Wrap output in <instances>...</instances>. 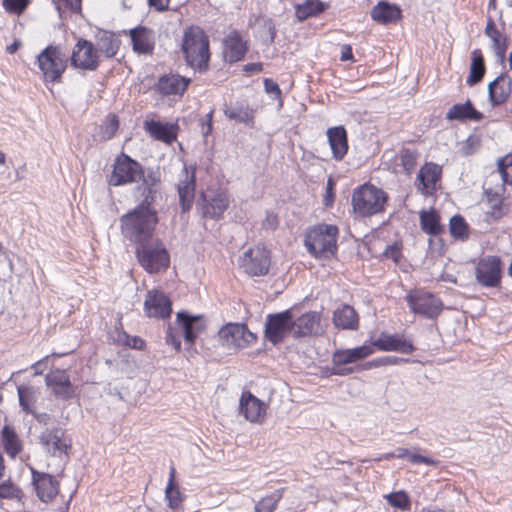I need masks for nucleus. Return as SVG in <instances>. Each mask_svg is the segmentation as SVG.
Here are the masks:
<instances>
[{
  "label": "nucleus",
  "instance_id": "obj_1",
  "mask_svg": "<svg viewBox=\"0 0 512 512\" xmlns=\"http://www.w3.org/2000/svg\"><path fill=\"white\" fill-rule=\"evenodd\" d=\"M158 221L157 210L134 207L119 219L121 234L136 246L146 243L156 238L154 232Z\"/></svg>",
  "mask_w": 512,
  "mask_h": 512
},
{
  "label": "nucleus",
  "instance_id": "obj_2",
  "mask_svg": "<svg viewBox=\"0 0 512 512\" xmlns=\"http://www.w3.org/2000/svg\"><path fill=\"white\" fill-rule=\"evenodd\" d=\"M181 50L188 66L198 70L207 68L210 59L209 39L201 28L191 26L185 29Z\"/></svg>",
  "mask_w": 512,
  "mask_h": 512
},
{
  "label": "nucleus",
  "instance_id": "obj_3",
  "mask_svg": "<svg viewBox=\"0 0 512 512\" xmlns=\"http://www.w3.org/2000/svg\"><path fill=\"white\" fill-rule=\"evenodd\" d=\"M338 233L335 225L319 224L306 233L304 244L314 257L328 258L337 251Z\"/></svg>",
  "mask_w": 512,
  "mask_h": 512
},
{
  "label": "nucleus",
  "instance_id": "obj_4",
  "mask_svg": "<svg viewBox=\"0 0 512 512\" xmlns=\"http://www.w3.org/2000/svg\"><path fill=\"white\" fill-rule=\"evenodd\" d=\"M387 200V193L382 189L364 184L353 192L351 204L357 215L368 217L384 211Z\"/></svg>",
  "mask_w": 512,
  "mask_h": 512
},
{
  "label": "nucleus",
  "instance_id": "obj_5",
  "mask_svg": "<svg viewBox=\"0 0 512 512\" xmlns=\"http://www.w3.org/2000/svg\"><path fill=\"white\" fill-rule=\"evenodd\" d=\"M135 254L139 264L148 273H157L168 268L170 257L159 238L136 246Z\"/></svg>",
  "mask_w": 512,
  "mask_h": 512
},
{
  "label": "nucleus",
  "instance_id": "obj_6",
  "mask_svg": "<svg viewBox=\"0 0 512 512\" xmlns=\"http://www.w3.org/2000/svg\"><path fill=\"white\" fill-rule=\"evenodd\" d=\"M44 80L57 82L67 67V56L56 46L46 47L37 57Z\"/></svg>",
  "mask_w": 512,
  "mask_h": 512
},
{
  "label": "nucleus",
  "instance_id": "obj_7",
  "mask_svg": "<svg viewBox=\"0 0 512 512\" xmlns=\"http://www.w3.org/2000/svg\"><path fill=\"white\" fill-rule=\"evenodd\" d=\"M411 311L427 319H435L443 309L442 301L423 289H414L405 297Z\"/></svg>",
  "mask_w": 512,
  "mask_h": 512
},
{
  "label": "nucleus",
  "instance_id": "obj_8",
  "mask_svg": "<svg viewBox=\"0 0 512 512\" xmlns=\"http://www.w3.org/2000/svg\"><path fill=\"white\" fill-rule=\"evenodd\" d=\"M135 188L136 197L139 203L136 207H141L146 210H156L153 204L157 198L160 197L161 179L160 173L153 168H147L145 174H142V178L137 182Z\"/></svg>",
  "mask_w": 512,
  "mask_h": 512
},
{
  "label": "nucleus",
  "instance_id": "obj_9",
  "mask_svg": "<svg viewBox=\"0 0 512 512\" xmlns=\"http://www.w3.org/2000/svg\"><path fill=\"white\" fill-rule=\"evenodd\" d=\"M147 168H143L140 163L133 160L128 155L122 154L118 157L114 164L110 185L120 186L128 183H137L145 174Z\"/></svg>",
  "mask_w": 512,
  "mask_h": 512
},
{
  "label": "nucleus",
  "instance_id": "obj_10",
  "mask_svg": "<svg viewBox=\"0 0 512 512\" xmlns=\"http://www.w3.org/2000/svg\"><path fill=\"white\" fill-rule=\"evenodd\" d=\"M39 443L46 453L53 457H62L71 450L72 442L66 436V432L61 427L44 429L38 436Z\"/></svg>",
  "mask_w": 512,
  "mask_h": 512
},
{
  "label": "nucleus",
  "instance_id": "obj_11",
  "mask_svg": "<svg viewBox=\"0 0 512 512\" xmlns=\"http://www.w3.org/2000/svg\"><path fill=\"white\" fill-rule=\"evenodd\" d=\"M270 262V253L263 246L250 248L239 258L240 267L250 276L266 275Z\"/></svg>",
  "mask_w": 512,
  "mask_h": 512
},
{
  "label": "nucleus",
  "instance_id": "obj_12",
  "mask_svg": "<svg viewBox=\"0 0 512 512\" xmlns=\"http://www.w3.org/2000/svg\"><path fill=\"white\" fill-rule=\"evenodd\" d=\"M219 341L223 346L244 348L256 341L254 333L245 324L227 323L218 331Z\"/></svg>",
  "mask_w": 512,
  "mask_h": 512
},
{
  "label": "nucleus",
  "instance_id": "obj_13",
  "mask_svg": "<svg viewBox=\"0 0 512 512\" xmlns=\"http://www.w3.org/2000/svg\"><path fill=\"white\" fill-rule=\"evenodd\" d=\"M289 332L293 333V315L291 310L267 316L265 337L269 342L278 344Z\"/></svg>",
  "mask_w": 512,
  "mask_h": 512
},
{
  "label": "nucleus",
  "instance_id": "obj_14",
  "mask_svg": "<svg viewBox=\"0 0 512 512\" xmlns=\"http://www.w3.org/2000/svg\"><path fill=\"white\" fill-rule=\"evenodd\" d=\"M475 278L483 287H498L501 281L500 258L497 256H486L481 258L475 267Z\"/></svg>",
  "mask_w": 512,
  "mask_h": 512
},
{
  "label": "nucleus",
  "instance_id": "obj_15",
  "mask_svg": "<svg viewBox=\"0 0 512 512\" xmlns=\"http://www.w3.org/2000/svg\"><path fill=\"white\" fill-rule=\"evenodd\" d=\"M373 352L374 348L366 344L352 349L336 350L332 355V362L337 368L335 374L343 376L354 372L353 368H344L343 366L364 359Z\"/></svg>",
  "mask_w": 512,
  "mask_h": 512
},
{
  "label": "nucleus",
  "instance_id": "obj_16",
  "mask_svg": "<svg viewBox=\"0 0 512 512\" xmlns=\"http://www.w3.org/2000/svg\"><path fill=\"white\" fill-rule=\"evenodd\" d=\"M45 384L51 389L53 395L60 400L72 399L76 394L77 387L74 386L69 374L64 369H54L45 375Z\"/></svg>",
  "mask_w": 512,
  "mask_h": 512
},
{
  "label": "nucleus",
  "instance_id": "obj_17",
  "mask_svg": "<svg viewBox=\"0 0 512 512\" xmlns=\"http://www.w3.org/2000/svg\"><path fill=\"white\" fill-rule=\"evenodd\" d=\"M71 65L82 70H96L99 61L95 46L90 41L79 39L72 51Z\"/></svg>",
  "mask_w": 512,
  "mask_h": 512
},
{
  "label": "nucleus",
  "instance_id": "obj_18",
  "mask_svg": "<svg viewBox=\"0 0 512 512\" xmlns=\"http://www.w3.org/2000/svg\"><path fill=\"white\" fill-rule=\"evenodd\" d=\"M144 310L148 317L167 319L172 313V303L163 292L151 290L146 294Z\"/></svg>",
  "mask_w": 512,
  "mask_h": 512
},
{
  "label": "nucleus",
  "instance_id": "obj_19",
  "mask_svg": "<svg viewBox=\"0 0 512 512\" xmlns=\"http://www.w3.org/2000/svg\"><path fill=\"white\" fill-rule=\"evenodd\" d=\"M30 471L38 498L42 502L52 501L59 493V482L52 475L39 472L34 467H30Z\"/></svg>",
  "mask_w": 512,
  "mask_h": 512
},
{
  "label": "nucleus",
  "instance_id": "obj_20",
  "mask_svg": "<svg viewBox=\"0 0 512 512\" xmlns=\"http://www.w3.org/2000/svg\"><path fill=\"white\" fill-rule=\"evenodd\" d=\"M239 409L245 419L252 423H261L265 418L266 405L250 391L242 393Z\"/></svg>",
  "mask_w": 512,
  "mask_h": 512
},
{
  "label": "nucleus",
  "instance_id": "obj_21",
  "mask_svg": "<svg viewBox=\"0 0 512 512\" xmlns=\"http://www.w3.org/2000/svg\"><path fill=\"white\" fill-rule=\"evenodd\" d=\"M247 50V41L236 30L229 32L223 40L224 58L229 63L241 61L245 57Z\"/></svg>",
  "mask_w": 512,
  "mask_h": 512
},
{
  "label": "nucleus",
  "instance_id": "obj_22",
  "mask_svg": "<svg viewBox=\"0 0 512 512\" xmlns=\"http://www.w3.org/2000/svg\"><path fill=\"white\" fill-rule=\"evenodd\" d=\"M371 346H375L381 351H393L404 354L412 353L415 350L414 345L403 336L384 332L372 342Z\"/></svg>",
  "mask_w": 512,
  "mask_h": 512
},
{
  "label": "nucleus",
  "instance_id": "obj_23",
  "mask_svg": "<svg viewBox=\"0 0 512 512\" xmlns=\"http://www.w3.org/2000/svg\"><path fill=\"white\" fill-rule=\"evenodd\" d=\"M177 322L181 325L186 343L194 344L196 338L201 334L206 324L202 316H192L186 312H179L177 314Z\"/></svg>",
  "mask_w": 512,
  "mask_h": 512
},
{
  "label": "nucleus",
  "instance_id": "obj_24",
  "mask_svg": "<svg viewBox=\"0 0 512 512\" xmlns=\"http://www.w3.org/2000/svg\"><path fill=\"white\" fill-rule=\"evenodd\" d=\"M512 90L511 78L503 73L488 85L489 100L493 106H498L507 101Z\"/></svg>",
  "mask_w": 512,
  "mask_h": 512
},
{
  "label": "nucleus",
  "instance_id": "obj_25",
  "mask_svg": "<svg viewBox=\"0 0 512 512\" xmlns=\"http://www.w3.org/2000/svg\"><path fill=\"white\" fill-rule=\"evenodd\" d=\"M440 177L441 167L434 163H426L417 175V187L422 193L431 195L435 192Z\"/></svg>",
  "mask_w": 512,
  "mask_h": 512
},
{
  "label": "nucleus",
  "instance_id": "obj_26",
  "mask_svg": "<svg viewBox=\"0 0 512 512\" xmlns=\"http://www.w3.org/2000/svg\"><path fill=\"white\" fill-rule=\"evenodd\" d=\"M190 81L189 78L178 74L163 75L159 78L156 89L165 96L182 95L186 91Z\"/></svg>",
  "mask_w": 512,
  "mask_h": 512
},
{
  "label": "nucleus",
  "instance_id": "obj_27",
  "mask_svg": "<svg viewBox=\"0 0 512 512\" xmlns=\"http://www.w3.org/2000/svg\"><path fill=\"white\" fill-rule=\"evenodd\" d=\"M182 212L189 211L195 197V174L189 173L186 166L183 168V178L177 186Z\"/></svg>",
  "mask_w": 512,
  "mask_h": 512
},
{
  "label": "nucleus",
  "instance_id": "obj_28",
  "mask_svg": "<svg viewBox=\"0 0 512 512\" xmlns=\"http://www.w3.org/2000/svg\"><path fill=\"white\" fill-rule=\"evenodd\" d=\"M446 120L448 121H481L484 115L475 109L472 102L467 100L465 103H457L447 111Z\"/></svg>",
  "mask_w": 512,
  "mask_h": 512
},
{
  "label": "nucleus",
  "instance_id": "obj_29",
  "mask_svg": "<svg viewBox=\"0 0 512 512\" xmlns=\"http://www.w3.org/2000/svg\"><path fill=\"white\" fill-rule=\"evenodd\" d=\"M328 142L332 151L333 158L342 160L348 151L347 132L343 126L328 128Z\"/></svg>",
  "mask_w": 512,
  "mask_h": 512
},
{
  "label": "nucleus",
  "instance_id": "obj_30",
  "mask_svg": "<svg viewBox=\"0 0 512 512\" xmlns=\"http://www.w3.org/2000/svg\"><path fill=\"white\" fill-rule=\"evenodd\" d=\"M145 131L154 139L171 144L177 137V126L160 121L149 120L144 122Z\"/></svg>",
  "mask_w": 512,
  "mask_h": 512
},
{
  "label": "nucleus",
  "instance_id": "obj_31",
  "mask_svg": "<svg viewBox=\"0 0 512 512\" xmlns=\"http://www.w3.org/2000/svg\"><path fill=\"white\" fill-rule=\"evenodd\" d=\"M224 115L237 123H242L248 127L254 125V109L247 103L235 102L225 105Z\"/></svg>",
  "mask_w": 512,
  "mask_h": 512
},
{
  "label": "nucleus",
  "instance_id": "obj_32",
  "mask_svg": "<svg viewBox=\"0 0 512 512\" xmlns=\"http://www.w3.org/2000/svg\"><path fill=\"white\" fill-rule=\"evenodd\" d=\"M228 197L224 193H217L212 198L203 196L201 213L206 218H218L228 208Z\"/></svg>",
  "mask_w": 512,
  "mask_h": 512
},
{
  "label": "nucleus",
  "instance_id": "obj_33",
  "mask_svg": "<svg viewBox=\"0 0 512 512\" xmlns=\"http://www.w3.org/2000/svg\"><path fill=\"white\" fill-rule=\"evenodd\" d=\"M333 323L344 330H356L359 325L358 314L352 306L343 304L334 311Z\"/></svg>",
  "mask_w": 512,
  "mask_h": 512
},
{
  "label": "nucleus",
  "instance_id": "obj_34",
  "mask_svg": "<svg viewBox=\"0 0 512 512\" xmlns=\"http://www.w3.org/2000/svg\"><path fill=\"white\" fill-rule=\"evenodd\" d=\"M320 316L317 312L310 311L293 320L294 337H304L316 332L319 327Z\"/></svg>",
  "mask_w": 512,
  "mask_h": 512
},
{
  "label": "nucleus",
  "instance_id": "obj_35",
  "mask_svg": "<svg viewBox=\"0 0 512 512\" xmlns=\"http://www.w3.org/2000/svg\"><path fill=\"white\" fill-rule=\"evenodd\" d=\"M401 16V9L397 5L385 1L379 2L371 10L372 19L381 24L395 23Z\"/></svg>",
  "mask_w": 512,
  "mask_h": 512
},
{
  "label": "nucleus",
  "instance_id": "obj_36",
  "mask_svg": "<svg viewBox=\"0 0 512 512\" xmlns=\"http://www.w3.org/2000/svg\"><path fill=\"white\" fill-rule=\"evenodd\" d=\"M1 443L6 454L14 459L22 450L23 443L15 429L9 425L3 426L0 431Z\"/></svg>",
  "mask_w": 512,
  "mask_h": 512
},
{
  "label": "nucleus",
  "instance_id": "obj_37",
  "mask_svg": "<svg viewBox=\"0 0 512 512\" xmlns=\"http://www.w3.org/2000/svg\"><path fill=\"white\" fill-rule=\"evenodd\" d=\"M133 49L136 52L148 54L154 48V40L151 31L145 27H136L130 30Z\"/></svg>",
  "mask_w": 512,
  "mask_h": 512
},
{
  "label": "nucleus",
  "instance_id": "obj_38",
  "mask_svg": "<svg viewBox=\"0 0 512 512\" xmlns=\"http://www.w3.org/2000/svg\"><path fill=\"white\" fill-rule=\"evenodd\" d=\"M485 35L491 39L495 55L503 60L507 51V38L500 33L492 19L486 24Z\"/></svg>",
  "mask_w": 512,
  "mask_h": 512
},
{
  "label": "nucleus",
  "instance_id": "obj_39",
  "mask_svg": "<svg viewBox=\"0 0 512 512\" xmlns=\"http://www.w3.org/2000/svg\"><path fill=\"white\" fill-rule=\"evenodd\" d=\"M120 41L115 35L108 31H102L97 37V44L95 49L97 53H103L107 58H112L116 55L119 49Z\"/></svg>",
  "mask_w": 512,
  "mask_h": 512
},
{
  "label": "nucleus",
  "instance_id": "obj_40",
  "mask_svg": "<svg viewBox=\"0 0 512 512\" xmlns=\"http://www.w3.org/2000/svg\"><path fill=\"white\" fill-rule=\"evenodd\" d=\"M419 218L421 229L429 235L436 236L444 230V227L440 224L439 214L435 209L421 211Z\"/></svg>",
  "mask_w": 512,
  "mask_h": 512
},
{
  "label": "nucleus",
  "instance_id": "obj_41",
  "mask_svg": "<svg viewBox=\"0 0 512 512\" xmlns=\"http://www.w3.org/2000/svg\"><path fill=\"white\" fill-rule=\"evenodd\" d=\"M327 6L320 0H305L295 5V14L298 20L304 21L312 16H317L326 10Z\"/></svg>",
  "mask_w": 512,
  "mask_h": 512
},
{
  "label": "nucleus",
  "instance_id": "obj_42",
  "mask_svg": "<svg viewBox=\"0 0 512 512\" xmlns=\"http://www.w3.org/2000/svg\"><path fill=\"white\" fill-rule=\"evenodd\" d=\"M485 73L484 59L479 50H474L472 53V62L470 66L469 76L467 78V84L473 86L479 83Z\"/></svg>",
  "mask_w": 512,
  "mask_h": 512
},
{
  "label": "nucleus",
  "instance_id": "obj_43",
  "mask_svg": "<svg viewBox=\"0 0 512 512\" xmlns=\"http://www.w3.org/2000/svg\"><path fill=\"white\" fill-rule=\"evenodd\" d=\"M176 469L174 466L170 467L169 480L165 489V498L168 501V506L172 509L177 508L182 502V496L178 486L175 483Z\"/></svg>",
  "mask_w": 512,
  "mask_h": 512
},
{
  "label": "nucleus",
  "instance_id": "obj_44",
  "mask_svg": "<svg viewBox=\"0 0 512 512\" xmlns=\"http://www.w3.org/2000/svg\"><path fill=\"white\" fill-rule=\"evenodd\" d=\"M283 491V489H278L263 497L256 503L255 512H274L283 497Z\"/></svg>",
  "mask_w": 512,
  "mask_h": 512
},
{
  "label": "nucleus",
  "instance_id": "obj_45",
  "mask_svg": "<svg viewBox=\"0 0 512 512\" xmlns=\"http://www.w3.org/2000/svg\"><path fill=\"white\" fill-rule=\"evenodd\" d=\"M497 165L503 183L512 184V153L500 158Z\"/></svg>",
  "mask_w": 512,
  "mask_h": 512
},
{
  "label": "nucleus",
  "instance_id": "obj_46",
  "mask_svg": "<svg viewBox=\"0 0 512 512\" xmlns=\"http://www.w3.org/2000/svg\"><path fill=\"white\" fill-rule=\"evenodd\" d=\"M22 498V490L12 482L6 481L0 484V499L21 501Z\"/></svg>",
  "mask_w": 512,
  "mask_h": 512
},
{
  "label": "nucleus",
  "instance_id": "obj_47",
  "mask_svg": "<svg viewBox=\"0 0 512 512\" xmlns=\"http://www.w3.org/2000/svg\"><path fill=\"white\" fill-rule=\"evenodd\" d=\"M450 233L454 238L463 239L467 237V224L460 215H454L449 223Z\"/></svg>",
  "mask_w": 512,
  "mask_h": 512
},
{
  "label": "nucleus",
  "instance_id": "obj_48",
  "mask_svg": "<svg viewBox=\"0 0 512 512\" xmlns=\"http://www.w3.org/2000/svg\"><path fill=\"white\" fill-rule=\"evenodd\" d=\"M386 499L388 503L395 508L403 511L410 509V499L404 491L393 492L387 495Z\"/></svg>",
  "mask_w": 512,
  "mask_h": 512
},
{
  "label": "nucleus",
  "instance_id": "obj_49",
  "mask_svg": "<svg viewBox=\"0 0 512 512\" xmlns=\"http://www.w3.org/2000/svg\"><path fill=\"white\" fill-rule=\"evenodd\" d=\"M418 153L416 150L403 149L400 152V161L404 170L410 174L417 165Z\"/></svg>",
  "mask_w": 512,
  "mask_h": 512
},
{
  "label": "nucleus",
  "instance_id": "obj_50",
  "mask_svg": "<svg viewBox=\"0 0 512 512\" xmlns=\"http://www.w3.org/2000/svg\"><path fill=\"white\" fill-rule=\"evenodd\" d=\"M410 359L400 358L396 356H385L379 359H374L365 364V368L378 367L381 365H397L400 363H409Z\"/></svg>",
  "mask_w": 512,
  "mask_h": 512
},
{
  "label": "nucleus",
  "instance_id": "obj_51",
  "mask_svg": "<svg viewBox=\"0 0 512 512\" xmlns=\"http://www.w3.org/2000/svg\"><path fill=\"white\" fill-rule=\"evenodd\" d=\"M17 391L20 406L23 408V410L30 413V402L34 394L33 388L28 386H19L17 388Z\"/></svg>",
  "mask_w": 512,
  "mask_h": 512
},
{
  "label": "nucleus",
  "instance_id": "obj_52",
  "mask_svg": "<svg viewBox=\"0 0 512 512\" xmlns=\"http://www.w3.org/2000/svg\"><path fill=\"white\" fill-rule=\"evenodd\" d=\"M2 4L7 12L20 15L26 9L28 0H3Z\"/></svg>",
  "mask_w": 512,
  "mask_h": 512
},
{
  "label": "nucleus",
  "instance_id": "obj_53",
  "mask_svg": "<svg viewBox=\"0 0 512 512\" xmlns=\"http://www.w3.org/2000/svg\"><path fill=\"white\" fill-rule=\"evenodd\" d=\"M264 89L267 94L272 96L274 99L279 100V106L281 107L283 101L281 98V90L279 88V85L272 79L266 78L264 79Z\"/></svg>",
  "mask_w": 512,
  "mask_h": 512
},
{
  "label": "nucleus",
  "instance_id": "obj_54",
  "mask_svg": "<svg viewBox=\"0 0 512 512\" xmlns=\"http://www.w3.org/2000/svg\"><path fill=\"white\" fill-rule=\"evenodd\" d=\"M408 461L413 464H425L428 466H437L438 461L427 456H422L416 452H409L407 456Z\"/></svg>",
  "mask_w": 512,
  "mask_h": 512
},
{
  "label": "nucleus",
  "instance_id": "obj_55",
  "mask_svg": "<svg viewBox=\"0 0 512 512\" xmlns=\"http://www.w3.org/2000/svg\"><path fill=\"white\" fill-rule=\"evenodd\" d=\"M124 344L133 349L141 350L145 346V342L138 336H129L126 333L123 334Z\"/></svg>",
  "mask_w": 512,
  "mask_h": 512
},
{
  "label": "nucleus",
  "instance_id": "obj_56",
  "mask_svg": "<svg viewBox=\"0 0 512 512\" xmlns=\"http://www.w3.org/2000/svg\"><path fill=\"white\" fill-rule=\"evenodd\" d=\"M278 217L272 212H267L265 219L262 221V227L267 230H274L278 226Z\"/></svg>",
  "mask_w": 512,
  "mask_h": 512
},
{
  "label": "nucleus",
  "instance_id": "obj_57",
  "mask_svg": "<svg viewBox=\"0 0 512 512\" xmlns=\"http://www.w3.org/2000/svg\"><path fill=\"white\" fill-rule=\"evenodd\" d=\"M384 255L387 258L397 262L401 256V251L396 245H392L387 247V249L384 251Z\"/></svg>",
  "mask_w": 512,
  "mask_h": 512
},
{
  "label": "nucleus",
  "instance_id": "obj_58",
  "mask_svg": "<svg viewBox=\"0 0 512 512\" xmlns=\"http://www.w3.org/2000/svg\"><path fill=\"white\" fill-rule=\"evenodd\" d=\"M49 355L45 356L41 360L37 361L32 365V369L34 370L35 375H41L43 374L44 370L46 369V363L49 359Z\"/></svg>",
  "mask_w": 512,
  "mask_h": 512
},
{
  "label": "nucleus",
  "instance_id": "obj_59",
  "mask_svg": "<svg viewBox=\"0 0 512 512\" xmlns=\"http://www.w3.org/2000/svg\"><path fill=\"white\" fill-rule=\"evenodd\" d=\"M166 342L173 346L175 348V350L179 351L181 349V341L178 337H176L173 332L171 331V329H169L167 331V335H166Z\"/></svg>",
  "mask_w": 512,
  "mask_h": 512
},
{
  "label": "nucleus",
  "instance_id": "obj_60",
  "mask_svg": "<svg viewBox=\"0 0 512 512\" xmlns=\"http://www.w3.org/2000/svg\"><path fill=\"white\" fill-rule=\"evenodd\" d=\"M333 189H334V182L331 178H329L327 181L326 196H325V205L326 206H330L333 201V198H334Z\"/></svg>",
  "mask_w": 512,
  "mask_h": 512
},
{
  "label": "nucleus",
  "instance_id": "obj_61",
  "mask_svg": "<svg viewBox=\"0 0 512 512\" xmlns=\"http://www.w3.org/2000/svg\"><path fill=\"white\" fill-rule=\"evenodd\" d=\"M410 451L407 448H397L395 452L388 453L384 456L385 459L398 458L404 459L407 458L408 453Z\"/></svg>",
  "mask_w": 512,
  "mask_h": 512
},
{
  "label": "nucleus",
  "instance_id": "obj_62",
  "mask_svg": "<svg viewBox=\"0 0 512 512\" xmlns=\"http://www.w3.org/2000/svg\"><path fill=\"white\" fill-rule=\"evenodd\" d=\"M148 2L150 7L155 8L157 11H166L170 0H148Z\"/></svg>",
  "mask_w": 512,
  "mask_h": 512
},
{
  "label": "nucleus",
  "instance_id": "obj_63",
  "mask_svg": "<svg viewBox=\"0 0 512 512\" xmlns=\"http://www.w3.org/2000/svg\"><path fill=\"white\" fill-rule=\"evenodd\" d=\"M262 69H263L262 63H249V64H246L243 68V70L249 74L261 72Z\"/></svg>",
  "mask_w": 512,
  "mask_h": 512
},
{
  "label": "nucleus",
  "instance_id": "obj_64",
  "mask_svg": "<svg viewBox=\"0 0 512 512\" xmlns=\"http://www.w3.org/2000/svg\"><path fill=\"white\" fill-rule=\"evenodd\" d=\"M340 59L342 61H348L353 59L352 49L349 45L342 46Z\"/></svg>",
  "mask_w": 512,
  "mask_h": 512
}]
</instances>
